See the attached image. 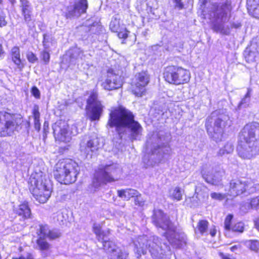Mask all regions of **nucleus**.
<instances>
[{"mask_svg": "<svg viewBox=\"0 0 259 259\" xmlns=\"http://www.w3.org/2000/svg\"><path fill=\"white\" fill-rule=\"evenodd\" d=\"M107 124L111 127H115L121 139L125 135L132 141L135 140L142 134L141 125L134 120L133 113L122 106L111 110Z\"/></svg>", "mask_w": 259, "mask_h": 259, "instance_id": "obj_1", "label": "nucleus"}, {"mask_svg": "<svg viewBox=\"0 0 259 259\" xmlns=\"http://www.w3.org/2000/svg\"><path fill=\"white\" fill-rule=\"evenodd\" d=\"M237 147L239 156L243 159H250L259 152V123L246 124L239 135Z\"/></svg>", "mask_w": 259, "mask_h": 259, "instance_id": "obj_2", "label": "nucleus"}, {"mask_svg": "<svg viewBox=\"0 0 259 259\" xmlns=\"http://www.w3.org/2000/svg\"><path fill=\"white\" fill-rule=\"evenodd\" d=\"M153 222L156 227L166 231L165 236L174 247H182L186 244V235L183 233L177 231L175 227L161 210L155 211L153 217Z\"/></svg>", "mask_w": 259, "mask_h": 259, "instance_id": "obj_3", "label": "nucleus"}, {"mask_svg": "<svg viewBox=\"0 0 259 259\" xmlns=\"http://www.w3.org/2000/svg\"><path fill=\"white\" fill-rule=\"evenodd\" d=\"M232 6L229 2L212 5L208 14H204L205 18L211 20L215 31L223 34H227L228 31L225 28L224 24L231 17Z\"/></svg>", "mask_w": 259, "mask_h": 259, "instance_id": "obj_4", "label": "nucleus"}, {"mask_svg": "<svg viewBox=\"0 0 259 259\" xmlns=\"http://www.w3.org/2000/svg\"><path fill=\"white\" fill-rule=\"evenodd\" d=\"M230 124V118L227 114L213 112L207 118L205 127L209 136L218 142L222 140L225 127Z\"/></svg>", "mask_w": 259, "mask_h": 259, "instance_id": "obj_5", "label": "nucleus"}, {"mask_svg": "<svg viewBox=\"0 0 259 259\" xmlns=\"http://www.w3.org/2000/svg\"><path fill=\"white\" fill-rule=\"evenodd\" d=\"M168 142V138L163 132L154 133L147 142V147L151 149L152 153L151 158H155V154L158 157L157 161H155L154 164L151 163L152 166L160 162L165 155L170 154V149Z\"/></svg>", "mask_w": 259, "mask_h": 259, "instance_id": "obj_6", "label": "nucleus"}, {"mask_svg": "<svg viewBox=\"0 0 259 259\" xmlns=\"http://www.w3.org/2000/svg\"><path fill=\"white\" fill-rule=\"evenodd\" d=\"M159 243L158 237L153 236L152 239H148L147 236L139 237L134 242V251L137 258L142 254L146 253L148 249L151 255L154 257H157L163 254L162 246L160 247L157 244Z\"/></svg>", "mask_w": 259, "mask_h": 259, "instance_id": "obj_7", "label": "nucleus"}, {"mask_svg": "<svg viewBox=\"0 0 259 259\" xmlns=\"http://www.w3.org/2000/svg\"><path fill=\"white\" fill-rule=\"evenodd\" d=\"M93 230L98 239L103 241L104 249L110 253L108 259H128L127 252L122 251L113 242L104 240L105 233L102 230V227L99 224L94 223Z\"/></svg>", "mask_w": 259, "mask_h": 259, "instance_id": "obj_8", "label": "nucleus"}, {"mask_svg": "<svg viewBox=\"0 0 259 259\" xmlns=\"http://www.w3.org/2000/svg\"><path fill=\"white\" fill-rule=\"evenodd\" d=\"M31 184L29 188L32 194L40 203L46 202L50 198L52 191V185L50 179H30Z\"/></svg>", "mask_w": 259, "mask_h": 259, "instance_id": "obj_9", "label": "nucleus"}, {"mask_svg": "<svg viewBox=\"0 0 259 259\" xmlns=\"http://www.w3.org/2000/svg\"><path fill=\"white\" fill-rule=\"evenodd\" d=\"M163 77L169 83L178 85L188 83L191 74L188 70L181 67L170 66L165 69Z\"/></svg>", "mask_w": 259, "mask_h": 259, "instance_id": "obj_10", "label": "nucleus"}, {"mask_svg": "<svg viewBox=\"0 0 259 259\" xmlns=\"http://www.w3.org/2000/svg\"><path fill=\"white\" fill-rule=\"evenodd\" d=\"M78 164L71 159L61 160L56 164L54 175L55 178L69 177L76 178L79 173Z\"/></svg>", "mask_w": 259, "mask_h": 259, "instance_id": "obj_11", "label": "nucleus"}, {"mask_svg": "<svg viewBox=\"0 0 259 259\" xmlns=\"http://www.w3.org/2000/svg\"><path fill=\"white\" fill-rule=\"evenodd\" d=\"M22 122L21 118L5 111H0V136H11L17 131Z\"/></svg>", "mask_w": 259, "mask_h": 259, "instance_id": "obj_12", "label": "nucleus"}, {"mask_svg": "<svg viewBox=\"0 0 259 259\" xmlns=\"http://www.w3.org/2000/svg\"><path fill=\"white\" fill-rule=\"evenodd\" d=\"M149 82V76L146 71L136 74L132 83V91L137 97H142L146 93V87Z\"/></svg>", "mask_w": 259, "mask_h": 259, "instance_id": "obj_13", "label": "nucleus"}, {"mask_svg": "<svg viewBox=\"0 0 259 259\" xmlns=\"http://www.w3.org/2000/svg\"><path fill=\"white\" fill-rule=\"evenodd\" d=\"M38 239L37 244L41 250H47L49 247V243L45 240L46 238L56 239L60 236V233L56 230L51 231L47 225H41L37 232Z\"/></svg>", "mask_w": 259, "mask_h": 259, "instance_id": "obj_14", "label": "nucleus"}, {"mask_svg": "<svg viewBox=\"0 0 259 259\" xmlns=\"http://www.w3.org/2000/svg\"><path fill=\"white\" fill-rule=\"evenodd\" d=\"M52 128L56 141L67 143L71 140V133L68 130V125L65 121H57L53 125Z\"/></svg>", "mask_w": 259, "mask_h": 259, "instance_id": "obj_15", "label": "nucleus"}, {"mask_svg": "<svg viewBox=\"0 0 259 259\" xmlns=\"http://www.w3.org/2000/svg\"><path fill=\"white\" fill-rule=\"evenodd\" d=\"M98 96L97 92L93 91L87 101L88 104L91 108L89 117L92 121L98 120L103 113L104 106L98 100Z\"/></svg>", "mask_w": 259, "mask_h": 259, "instance_id": "obj_16", "label": "nucleus"}, {"mask_svg": "<svg viewBox=\"0 0 259 259\" xmlns=\"http://www.w3.org/2000/svg\"><path fill=\"white\" fill-rule=\"evenodd\" d=\"M100 141L101 139L96 136L82 140L80 144L81 152L85 155L87 158H91L93 153L102 146Z\"/></svg>", "mask_w": 259, "mask_h": 259, "instance_id": "obj_17", "label": "nucleus"}, {"mask_svg": "<svg viewBox=\"0 0 259 259\" xmlns=\"http://www.w3.org/2000/svg\"><path fill=\"white\" fill-rule=\"evenodd\" d=\"M122 86L120 76L111 70H109L107 74L106 79L102 82V87L107 91H112L118 89Z\"/></svg>", "mask_w": 259, "mask_h": 259, "instance_id": "obj_18", "label": "nucleus"}, {"mask_svg": "<svg viewBox=\"0 0 259 259\" xmlns=\"http://www.w3.org/2000/svg\"><path fill=\"white\" fill-rule=\"evenodd\" d=\"M88 7L87 0H76L73 6L68 7L66 16L67 18L78 17L86 12Z\"/></svg>", "mask_w": 259, "mask_h": 259, "instance_id": "obj_19", "label": "nucleus"}, {"mask_svg": "<svg viewBox=\"0 0 259 259\" xmlns=\"http://www.w3.org/2000/svg\"><path fill=\"white\" fill-rule=\"evenodd\" d=\"M20 3L24 20L26 23L28 24L32 20V7L28 0H20Z\"/></svg>", "mask_w": 259, "mask_h": 259, "instance_id": "obj_20", "label": "nucleus"}, {"mask_svg": "<svg viewBox=\"0 0 259 259\" xmlns=\"http://www.w3.org/2000/svg\"><path fill=\"white\" fill-rule=\"evenodd\" d=\"M247 187L245 182H242L240 179H232L230 182V191L233 195L242 194L246 190Z\"/></svg>", "mask_w": 259, "mask_h": 259, "instance_id": "obj_21", "label": "nucleus"}, {"mask_svg": "<svg viewBox=\"0 0 259 259\" xmlns=\"http://www.w3.org/2000/svg\"><path fill=\"white\" fill-rule=\"evenodd\" d=\"M117 193L119 197L124 199V200H128L131 197H136V199L135 200L136 202H138L139 196L140 195L138 191L132 189L118 190ZM138 203L141 205V203L139 201Z\"/></svg>", "mask_w": 259, "mask_h": 259, "instance_id": "obj_22", "label": "nucleus"}, {"mask_svg": "<svg viewBox=\"0 0 259 259\" xmlns=\"http://www.w3.org/2000/svg\"><path fill=\"white\" fill-rule=\"evenodd\" d=\"M115 167L114 165L100 166L96 171L95 178H112L109 173Z\"/></svg>", "mask_w": 259, "mask_h": 259, "instance_id": "obj_23", "label": "nucleus"}, {"mask_svg": "<svg viewBox=\"0 0 259 259\" xmlns=\"http://www.w3.org/2000/svg\"><path fill=\"white\" fill-rule=\"evenodd\" d=\"M251 50L248 52L246 51L245 52V58L247 62L248 63L253 62L255 61L256 58L258 57L259 54V48L256 49L255 45L254 44V40L251 45Z\"/></svg>", "mask_w": 259, "mask_h": 259, "instance_id": "obj_24", "label": "nucleus"}, {"mask_svg": "<svg viewBox=\"0 0 259 259\" xmlns=\"http://www.w3.org/2000/svg\"><path fill=\"white\" fill-rule=\"evenodd\" d=\"M11 57L13 62L19 68L23 67L21 64V60L20 59V51L19 47H14L11 51Z\"/></svg>", "mask_w": 259, "mask_h": 259, "instance_id": "obj_25", "label": "nucleus"}, {"mask_svg": "<svg viewBox=\"0 0 259 259\" xmlns=\"http://www.w3.org/2000/svg\"><path fill=\"white\" fill-rule=\"evenodd\" d=\"M123 24H121L120 21V17L118 15L114 16L110 23V29L114 32H117L120 29H122Z\"/></svg>", "mask_w": 259, "mask_h": 259, "instance_id": "obj_26", "label": "nucleus"}, {"mask_svg": "<svg viewBox=\"0 0 259 259\" xmlns=\"http://www.w3.org/2000/svg\"><path fill=\"white\" fill-rule=\"evenodd\" d=\"M248 9L254 17L259 18V0H249L247 2Z\"/></svg>", "mask_w": 259, "mask_h": 259, "instance_id": "obj_27", "label": "nucleus"}, {"mask_svg": "<svg viewBox=\"0 0 259 259\" xmlns=\"http://www.w3.org/2000/svg\"><path fill=\"white\" fill-rule=\"evenodd\" d=\"M17 213L25 218H28L30 216L31 211L26 203H24L19 205Z\"/></svg>", "mask_w": 259, "mask_h": 259, "instance_id": "obj_28", "label": "nucleus"}, {"mask_svg": "<svg viewBox=\"0 0 259 259\" xmlns=\"http://www.w3.org/2000/svg\"><path fill=\"white\" fill-rule=\"evenodd\" d=\"M208 222L205 220H200L197 225L196 232L198 231L201 235L207 234Z\"/></svg>", "mask_w": 259, "mask_h": 259, "instance_id": "obj_29", "label": "nucleus"}, {"mask_svg": "<svg viewBox=\"0 0 259 259\" xmlns=\"http://www.w3.org/2000/svg\"><path fill=\"white\" fill-rule=\"evenodd\" d=\"M183 190L179 187H176L170 191L169 196L174 200L180 201L182 198Z\"/></svg>", "mask_w": 259, "mask_h": 259, "instance_id": "obj_30", "label": "nucleus"}, {"mask_svg": "<svg viewBox=\"0 0 259 259\" xmlns=\"http://www.w3.org/2000/svg\"><path fill=\"white\" fill-rule=\"evenodd\" d=\"M33 116L34 122V127L36 130L39 131L40 127V123L39 121L40 113L39 108L37 106H35L33 109Z\"/></svg>", "mask_w": 259, "mask_h": 259, "instance_id": "obj_31", "label": "nucleus"}, {"mask_svg": "<svg viewBox=\"0 0 259 259\" xmlns=\"http://www.w3.org/2000/svg\"><path fill=\"white\" fill-rule=\"evenodd\" d=\"M234 151V146L231 142H227L224 146L220 149L218 155L223 156L225 154H230Z\"/></svg>", "mask_w": 259, "mask_h": 259, "instance_id": "obj_32", "label": "nucleus"}, {"mask_svg": "<svg viewBox=\"0 0 259 259\" xmlns=\"http://www.w3.org/2000/svg\"><path fill=\"white\" fill-rule=\"evenodd\" d=\"M247 207L245 208V209H244L243 207H242V210L244 212V213L248 212L251 208H258L259 196L252 198L251 200L250 201V204H247Z\"/></svg>", "mask_w": 259, "mask_h": 259, "instance_id": "obj_33", "label": "nucleus"}, {"mask_svg": "<svg viewBox=\"0 0 259 259\" xmlns=\"http://www.w3.org/2000/svg\"><path fill=\"white\" fill-rule=\"evenodd\" d=\"M201 173L203 178L207 177L215 176L213 174V168L208 164H205L202 166Z\"/></svg>", "mask_w": 259, "mask_h": 259, "instance_id": "obj_34", "label": "nucleus"}, {"mask_svg": "<svg viewBox=\"0 0 259 259\" xmlns=\"http://www.w3.org/2000/svg\"><path fill=\"white\" fill-rule=\"evenodd\" d=\"M245 244L251 250L259 252V241L250 240L245 242Z\"/></svg>", "mask_w": 259, "mask_h": 259, "instance_id": "obj_35", "label": "nucleus"}, {"mask_svg": "<svg viewBox=\"0 0 259 259\" xmlns=\"http://www.w3.org/2000/svg\"><path fill=\"white\" fill-rule=\"evenodd\" d=\"M252 90L250 88L247 89V92L244 97V98L240 101L239 106L241 107L242 106H246L250 102L251 93Z\"/></svg>", "mask_w": 259, "mask_h": 259, "instance_id": "obj_36", "label": "nucleus"}, {"mask_svg": "<svg viewBox=\"0 0 259 259\" xmlns=\"http://www.w3.org/2000/svg\"><path fill=\"white\" fill-rule=\"evenodd\" d=\"M231 230L233 232L242 233L244 230V225L242 222L237 223L232 226Z\"/></svg>", "mask_w": 259, "mask_h": 259, "instance_id": "obj_37", "label": "nucleus"}, {"mask_svg": "<svg viewBox=\"0 0 259 259\" xmlns=\"http://www.w3.org/2000/svg\"><path fill=\"white\" fill-rule=\"evenodd\" d=\"M233 215L232 214H228L226 217L224 222L225 229L226 230L230 231L231 230L232 227L231 226V223Z\"/></svg>", "mask_w": 259, "mask_h": 259, "instance_id": "obj_38", "label": "nucleus"}, {"mask_svg": "<svg viewBox=\"0 0 259 259\" xmlns=\"http://www.w3.org/2000/svg\"><path fill=\"white\" fill-rule=\"evenodd\" d=\"M118 36L119 38L125 39L127 37L130 32L125 28L124 27H122V29H120L118 31Z\"/></svg>", "mask_w": 259, "mask_h": 259, "instance_id": "obj_39", "label": "nucleus"}, {"mask_svg": "<svg viewBox=\"0 0 259 259\" xmlns=\"http://www.w3.org/2000/svg\"><path fill=\"white\" fill-rule=\"evenodd\" d=\"M40 57L46 64H47L49 62L50 55L48 51H47V49H45L41 53Z\"/></svg>", "mask_w": 259, "mask_h": 259, "instance_id": "obj_40", "label": "nucleus"}, {"mask_svg": "<svg viewBox=\"0 0 259 259\" xmlns=\"http://www.w3.org/2000/svg\"><path fill=\"white\" fill-rule=\"evenodd\" d=\"M26 57L28 61L32 63H34L37 60L36 56L31 52H28Z\"/></svg>", "mask_w": 259, "mask_h": 259, "instance_id": "obj_41", "label": "nucleus"}, {"mask_svg": "<svg viewBox=\"0 0 259 259\" xmlns=\"http://www.w3.org/2000/svg\"><path fill=\"white\" fill-rule=\"evenodd\" d=\"M210 196L212 199L218 200H222L225 198V195L215 192L211 193Z\"/></svg>", "mask_w": 259, "mask_h": 259, "instance_id": "obj_42", "label": "nucleus"}, {"mask_svg": "<svg viewBox=\"0 0 259 259\" xmlns=\"http://www.w3.org/2000/svg\"><path fill=\"white\" fill-rule=\"evenodd\" d=\"M75 180L73 179H59L58 182L61 184L69 185L75 182Z\"/></svg>", "mask_w": 259, "mask_h": 259, "instance_id": "obj_43", "label": "nucleus"}, {"mask_svg": "<svg viewBox=\"0 0 259 259\" xmlns=\"http://www.w3.org/2000/svg\"><path fill=\"white\" fill-rule=\"evenodd\" d=\"M31 93L36 98L39 99L40 98V92L36 87H33L32 88Z\"/></svg>", "mask_w": 259, "mask_h": 259, "instance_id": "obj_44", "label": "nucleus"}, {"mask_svg": "<svg viewBox=\"0 0 259 259\" xmlns=\"http://www.w3.org/2000/svg\"><path fill=\"white\" fill-rule=\"evenodd\" d=\"M219 255L221 259H235L232 256H231L228 254H224V253L222 252H220L219 253Z\"/></svg>", "mask_w": 259, "mask_h": 259, "instance_id": "obj_45", "label": "nucleus"}, {"mask_svg": "<svg viewBox=\"0 0 259 259\" xmlns=\"http://www.w3.org/2000/svg\"><path fill=\"white\" fill-rule=\"evenodd\" d=\"M173 1L176 4V7L178 8L179 9H182L183 8L184 5L181 2V0H173Z\"/></svg>", "mask_w": 259, "mask_h": 259, "instance_id": "obj_46", "label": "nucleus"}, {"mask_svg": "<svg viewBox=\"0 0 259 259\" xmlns=\"http://www.w3.org/2000/svg\"><path fill=\"white\" fill-rule=\"evenodd\" d=\"M102 179H94L93 184L95 188H98L101 185V180Z\"/></svg>", "mask_w": 259, "mask_h": 259, "instance_id": "obj_47", "label": "nucleus"}, {"mask_svg": "<svg viewBox=\"0 0 259 259\" xmlns=\"http://www.w3.org/2000/svg\"><path fill=\"white\" fill-rule=\"evenodd\" d=\"M47 34L44 35V40H43V45L45 49H48L49 48V46L48 45V40H47Z\"/></svg>", "mask_w": 259, "mask_h": 259, "instance_id": "obj_48", "label": "nucleus"}, {"mask_svg": "<svg viewBox=\"0 0 259 259\" xmlns=\"http://www.w3.org/2000/svg\"><path fill=\"white\" fill-rule=\"evenodd\" d=\"M12 259H33V257L30 253H28L26 256H21L19 258L13 257Z\"/></svg>", "mask_w": 259, "mask_h": 259, "instance_id": "obj_49", "label": "nucleus"}, {"mask_svg": "<svg viewBox=\"0 0 259 259\" xmlns=\"http://www.w3.org/2000/svg\"><path fill=\"white\" fill-rule=\"evenodd\" d=\"M209 234L212 237H214L217 233V230L214 226H212L209 228Z\"/></svg>", "mask_w": 259, "mask_h": 259, "instance_id": "obj_50", "label": "nucleus"}, {"mask_svg": "<svg viewBox=\"0 0 259 259\" xmlns=\"http://www.w3.org/2000/svg\"><path fill=\"white\" fill-rule=\"evenodd\" d=\"M7 22L6 21L5 18L3 16H0V26H4L6 25Z\"/></svg>", "mask_w": 259, "mask_h": 259, "instance_id": "obj_51", "label": "nucleus"}, {"mask_svg": "<svg viewBox=\"0 0 259 259\" xmlns=\"http://www.w3.org/2000/svg\"><path fill=\"white\" fill-rule=\"evenodd\" d=\"M218 180V179H205L208 183L211 184L212 185H215L216 181Z\"/></svg>", "mask_w": 259, "mask_h": 259, "instance_id": "obj_52", "label": "nucleus"}, {"mask_svg": "<svg viewBox=\"0 0 259 259\" xmlns=\"http://www.w3.org/2000/svg\"><path fill=\"white\" fill-rule=\"evenodd\" d=\"M240 247L239 245H235L230 247V250L232 252H235L238 248Z\"/></svg>", "mask_w": 259, "mask_h": 259, "instance_id": "obj_53", "label": "nucleus"}, {"mask_svg": "<svg viewBox=\"0 0 259 259\" xmlns=\"http://www.w3.org/2000/svg\"><path fill=\"white\" fill-rule=\"evenodd\" d=\"M247 204H250V201L249 202H245V203H244L243 204H242L241 205V206L240 207V209L242 211H243V212H244L243 210H242V207H243V208L244 209H245V208H247Z\"/></svg>", "mask_w": 259, "mask_h": 259, "instance_id": "obj_54", "label": "nucleus"}, {"mask_svg": "<svg viewBox=\"0 0 259 259\" xmlns=\"http://www.w3.org/2000/svg\"><path fill=\"white\" fill-rule=\"evenodd\" d=\"M255 225L256 226L257 229L259 230V219L256 220Z\"/></svg>", "mask_w": 259, "mask_h": 259, "instance_id": "obj_55", "label": "nucleus"}, {"mask_svg": "<svg viewBox=\"0 0 259 259\" xmlns=\"http://www.w3.org/2000/svg\"><path fill=\"white\" fill-rule=\"evenodd\" d=\"M232 26L235 28H239L241 26L240 23L233 24Z\"/></svg>", "mask_w": 259, "mask_h": 259, "instance_id": "obj_56", "label": "nucleus"}, {"mask_svg": "<svg viewBox=\"0 0 259 259\" xmlns=\"http://www.w3.org/2000/svg\"><path fill=\"white\" fill-rule=\"evenodd\" d=\"M9 1L12 4V5H14L16 2V0H9Z\"/></svg>", "mask_w": 259, "mask_h": 259, "instance_id": "obj_57", "label": "nucleus"}, {"mask_svg": "<svg viewBox=\"0 0 259 259\" xmlns=\"http://www.w3.org/2000/svg\"><path fill=\"white\" fill-rule=\"evenodd\" d=\"M163 245L164 246V247H165V248H166L167 250H169V247H168L167 245L165 243H163Z\"/></svg>", "mask_w": 259, "mask_h": 259, "instance_id": "obj_58", "label": "nucleus"}, {"mask_svg": "<svg viewBox=\"0 0 259 259\" xmlns=\"http://www.w3.org/2000/svg\"><path fill=\"white\" fill-rule=\"evenodd\" d=\"M2 46L1 45H0V55L2 53Z\"/></svg>", "mask_w": 259, "mask_h": 259, "instance_id": "obj_59", "label": "nucleus"}, {"mask_svg": "<svg viewBox=\"0 0 259 259\" xmlns=\"http://www.w3.org/2000/svg\"><path fill=\"white\" fill-rule=\"evenodd\" d=\"M107 181L108 182H111V180H113V179H106Z\"/></svg>", "mask_w": 259, "mask_h": 259, "instance_id": "obj_60", "label": "nucleus"}, {"mask_svg": "<svg viewBox=\"0 0 259 259\" xmlns=\"http://www.w3.org/2000/svg\"><path fill=\"white\" fill-rule=\"evenodd\" d=\"M3 3V0H0V5L2 4Z\"/></svg>", "mask_w": 259, "mask_h": 259, "instance_id": "obj_61", "label": "nucleus"}, {"mask_svg": "<svg viewBox=\"0 0 259 259\" xmlns=\"http://www.w3.org/2000/svg\"><path fill=\"white\" fill-rule=\"evenodd\" d=\"M0 259H1V255H0Z\"/></svg>", "mask_w": 259, "mask_h": 259, "instance_id": "obj_62", "label": "nucleus"}]
</instances>
